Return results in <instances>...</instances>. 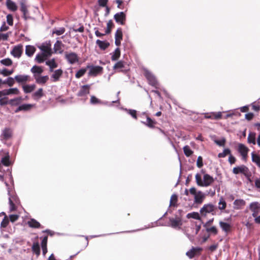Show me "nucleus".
Instances as JSON below:
<instances>
[{"label":"nucleus","instance_id":"nucleus-2","mask_svg":"<svg viewBox=\"0 0 260 260\" xmlns=\"http://www.w3.org/2000/svg\"><path fill=\"white\" fill-rule=\"evenodd\" d=\"M189 192L194 197L193 203L197 205H201L203 203L206 198V194L201 190H197L194 187L189 189Z\"/></svg>","mask_w":260,"mask_h":260},{"label":"nucleus","instance_id":"nucleus-46","mask_svg":"<svg viewBox=\"0 0 260 260\" xmlns=\"http://www.w3.org/2000/svg\"><path fill=\"white\" fill-rule=\"evenodd\" d=\"M177 202V196L175 194L172 195L170 201V206H176Z\"/></svg>","mask_w":260,"mask_h":260},{"label":"nucleus","instance_id":"nucleus-27","mask_svg":"<svg viewBox=\"0 0 260 260\" xmlns=\"http://www.w3.org/2000/svg\"><path fill=\"white\" fill-rule=\"evenodd\" d=\"M245 201L242 199L236 200L234 202V209L238 210L245 205Z\"/></svg>","mask_w":260,"mask_h":260},{"label":"nucleus","instance_id":"nucleus-39","mask_svg":"<svg viewBox=\"0 0 260 260\" xmlns=\"http://www.w3.org/2000/svg\"><path fill=\"white\" fill-rule=\"evenodd\" d=\"M255 133L250 132L248 136L247 141L250 144L255 145L256 144Z\"/></svg>","mask_w":260,"mask_h":260},{"label":"nucleus","instance_id":"nucleus-64","mask_svg":"<svg viewBox=\"0 0 260 260\" xmlns=\"http://www.w3.org/2000/svg\"><path fill=\"white\" fill-rule=\"evenodd\" d=\"M20 10L23 12L24 15H25L26 14L27 12V10L26 6L24 4H21Z\"/></svg>","mask_w":260,"mask_h":260},{"label":"nucleus","instance_id":"nucleus-33","mask_svg":"<svg viewBox=\"0 0 260 260\" xmlns=\"http://www.w3.org/2000/svg\"><path fill=\"white\" fill-rule=\"evenodd\" d=\"M8 95H18L20 94L19 90L16 88H10L8 89H5Z\"/></svg>","mask_w":260,"mask_h":260},{"label":"nucleus","instance_id":"nucleus-25","mask_svg":"<svg viewBox=\"0 0 260 260\" xmlns=\"http://www.w3.org/2000/svg\"><path fill=\"white\" fill-rule=\"evenodd\" d=\"M63 46L61 41L57 40L56 43L54 45V51L55 53L58 52L59 53H62L63 50L62 49V47Z\"/></svg>","mask_w":260,"mask_h":260},{"label":"nucleus","instance_id":"nucleus-15","mask_svg":"<svg viewBox=\"0 0 260 260\" xmlns=\"http://www.w3.org/2000/svg\"><path fill=\"white\" fill-rule=\"evenodd\" d=\"M248 172V169L244 165L236 167L233 168V172L235 174L242 173L246 175Z\"/></svg>","mask_w":260,"mask_h":260},{"label":"nucleus","instance_id":"nucleus-11","mask_svg":"<svg viewBox=\"0 0 260 260\" xmlns=\"http://www.w3.org/2000/svg\"><path fill=\"white\" fill-rule=\"evenodd\" d=\"M12 135V131L10 128H5L2 131V134L1 135V140H7L10 139Z\"/></svg>","mask_w":260,"mask_h":260},{"label":"nucleus","instance_id":"nucleus-9","mask_svg":"<svg viewBox=\"0 0 260 260\" xmlns=\"http://www.w3.org/2000/svg\"><path fill=\"white\" fill-rule=\"evenodd\" d=\"M89 68L90 70L89 72V75L91 76H96L99 74H101L103 72V68L100 66H90L87 67Z\"/></svg>","mask_w":260,"mask_h":260},{"label":"nucleus","instance_id":"nucleus-7","mask_svg":"<svg viewBox=\"0 0 260 260\" xmlns=\"http://www.w3.org/2000/svg\"><path fill=\"white\" fill-rule=\"evenodd\" d=\"M65 57L70 64H74L79 60L77 54L74 52L66 53Z\"/></svg>","mask_w":260,"mask_h":260},{"label":"nucleus","instance_id":"nucleus-35","mask_svg":"<svg viewBox=\"0 0 260 260\" xmlns=\"http://www.w3.org/2000/svg\"><path fill=\"white\" fill-rule=\"evenodd\" d=\"M44 95L43 90L42 88H39L38 90L35 92L32 95V98L36 100H39Z\"/></svg>","mask_w":260,"mask_h":260},{"label":"nucleus","instance_id":"nucleus-24","mask_svg":"<svg viewBox=\"0 0 260 260\" xmlns=\"http://www.w3.org/2000/svg\"><path fill=\"white\" fill-rule=\"evenodd\" d=\"M30 71L34 74V77L35 78V76H39L43 73V69L41 67L34 66L31 68Z\"/></svg>","mask_w":260,"mask_h":260},{"label":"nucleus","instance_id":"nucleus-52","mask_svg":"<svg viewBox=\"0 0 260 260\" xmlns=\"http://www.w3.org/2000/svg\"><path fill=\"white\" fill-rule=\"evenodd\" d=\"M86 69H81L79 70L76 74L75 77L77 78H80L82 76H83L86 73Z\"/></svg>","mask_w":260,"mask_h":260},{"label":"nucleus","instance_id":"nucleus-61","mask_svg":"<svg viewBox=\"0 0 260 260\" xmlns=\"http://www.w3.org/2000/svg\"><path fill=\"white\" fill-rule=\"evenodd\" d=\"M9 223V220L7 218L6 216L5 217L4 219L1 222V226L3 228H6Z\"/></svg>","mask_w":260,"mask_h":260},{"label":"nucleus","instance_id":"nucleus-22","mask_svg":"<svg viewBox=\"0 0 260 260\" xmlns=\"http://www.w3.org/2000/svg\"><path fill=\"white\" fill-rule=\"evenodd\" d=\"M202 250L200 247H192L190 250L188 251L186 254L190 258H193L198 252Z\"/></svg>","mask_w":260,"mask_h":260},{"label":"nucleus","instance_id":"nucleus-44","mask_svg":"<svg viewBox=\"0 0 260 260\" xmlns=\"http://www.w3.org/2000/svg\"><path fill=\"white\" fill-rule=\"evenodd\" d=\"M15 79L12 77H8L3 81L4 84H7L9 87L12 86L15 84Z\"/></svg>","mask_w":260,"mask_h":260},{"label":"nucleus","instance_id":"nucleus-49","mask_svg":"<svg viewBox=\"0 0 260 260\" xmlns=\"http://www.w3.org/2000/svg\"><path fill=\"white\" fill-rule=\"evenodd\" d=\"M229 154H231V150L229 148H226L223 150L222 152L219 153L218 154V157L219 158H223Z\"/></svg>","mask_w":260,"mask_h":260},{"label":"nucleus","instance_id":"nucleus-30","mask_svg":"<svg viewBox=\"0 0 260 260\" xmlns=\"http://www.w3.org/2000/svg\"><path fill=\"white\" fill-rule=\"evenodd\" d=\"M36 48L34 46L27 45L25 48V54L29 57H31L36 51Z\"/></svg>","mask_w":260,"mask_h":260},{"label":"nucleus","instance_id":"nucleus-13","mask_svg":"<svg viewBox=\"0 0 260 260\" xmlns=\"http://www.w3.org/2000/svg\"><path fill=\"white\" fill-rule=\"evenodd\" d=\"M145 76L149 81L150 85L156 86L157 85V82L155 77L149 71H146L145 72Z\"/></svg>","mask_w":260,"mask_h":260},{"label":"nucleus","instance_id":"nucleus-38","mask_svg":"<svg viewBox=\"0 0 260 260\" xmlns=\"http://www.w3.org/2000/svg\"><path fill=\"white\" fill-rule=\"evenodd\" d=\"M251 157L252 161L260 168V155L252 152L251 153Z\"/></svg>","mask_w":260,"mask_h":260},{"label":"nucleus","instance_id":"nucleus-47","mask_svg":"<svg viewBox=\"0 0 260 260\" xmlns=\"http://www.w3.org/2000/svg\"><path fill=\"white\" fill-rule=\"evenodd\" d=\"M124 62L121 60L117 62L113 67L114 70H120L124 68Z\"/></svg>","mask_w":260,"mask_h":260},{"label":"nucleus","instance_id":"nucleus-10","mask_svg":"<svg viewBox=\"0 0 260 260\" xmlns=\"http://www.w3.org/2000/svg\"><path fill=\"white\" fill-rule=\"evenodd\" d=\"M53 74L51 76V79L52 82H56L59 80L60 78L63 74V71L61 69H58L52 72Z\"/></svg>","mask_w":260,"mask_h":260},{"label":"nucleus","instance_id":"nucleus-60","mask_svg":"<svg viewBox=\"0 0 260 260\" xmlns=\"http://www.w3.org/2000/svg\"><path fill=\"white\" fill-rule=\"evenodd\" d=\"M197 165L199 168H201L203 166V159H202V156H199L198 157L197 161Z\"/></svg>","mask_w":260,"mask_h":260},{"label":"nucleus","instance_id":"nucleus-41","mask_svg":"<svg viewBox=\"0 0 260 260\" xmlns=\"http://www.w3.org/2000/svg\"><path fill=\"white\" fill-rule=\"evenodd\" d=\"M47 58L42 53H39L36 55L35 60L37 62L41 63L43 62Z\"/></svg>","mask_w":260,"mask_h":260},{"label":"nucleus","instance_id":"nucleus-6","mask_svg":"<svg viewBox=\"0 0 260 260\" xmlns=\"http://www.w3.org/2000/svg\"><path fill=\"white\" fill-rule=\"evenodd\" d=\"M249 209L252 212V216L255 217L260 213V204L257 202H252L249 205Z\"/></svg>","mask_w":260,"mask_h":260},{"label":"nucleus","instance_id":"nucleus-26","mask_svg":"<svg viewBox=\"0 0 260 260\" xmlns=\"http://www.w3.org/2000/svg\"><path fill=\"white\" fill-rule=\"evenodd\" d=\"M36 83L39 84H44L49 79L48 76H35Z\"/></svg>","mask_w":260,"mask_h":260},{"label":"nucleus","instance_id":"nucleus-54","mask_svg":"<svg viewBox=\"0 0 260 260\" xmlns=\"http://www.w3.org/2000/svg\"><path fill=\"white\" fill-rule=\"evenodd\" d=\"M113 22L111 20H109L107 24V29L105 30V34H108L111 32V28L113 26Z\"/></svg>","mask_w":260,"mask_h":260},{"label":"nucleus","instance_id":"nucleus-28","mask_svg":"<svg viewBox=\"0 0 260 260\" xmlns=\"http://www.w3.org/2000/svg\"><path fill=\"white\" fill-rule=\"evenodd\" d=\"M96 44L99 46L100 48L103 50H105L110 46V43L109 42L102 41L100 40H96Z\"/></svg>","mask_w":260,"mask_h":260},{"label":"nucleus","instance_id":"nucleus-36","mask_svg":"<svg viewBox=\"0 0 260 260\" xmlns=\"http://www.w3.org/2000/svg\"><path fill=\"white\" fill-rule=\"evenodd\" d=\"M35 84L31 85H24L22 86L23 91L25 93H30L32 92L36 88Z\"/></svg>","mask_w":260,"mask_h":260},{"label":"nucleus","instance_id":"nucleus-29","mask_svg":"<svg viewBox=\"0 0 260 260\" xmlns=\"http://www.w3.org/2000/svg\"><path fill=\"white\" fill-rule=\"evenodd\" d=\"M22 100H23V99L22 97H21V96L17 97L16 98L10 100V101H9L8 104H9L12 106H17V105H19L22 102Z\"/></svg>","mask_w":260,"mask_h":260},{"label":"nucleus","instance_id":"nucleus-18","mask_svg":"<svg viewBox=\"0 0 260 260\" xmlns=\"http://www.w3.org/2000/svg\"><path fill=\"white\" fill-rule=\"evenodd\" d=\"M115 44L116 46H119L120 45L121 41L122 39V31L121 28H118L116 30L115 34Z\"/></svg>","mask_w":260,"mask_h":260},{"label":"nucleus","instance_id":"nucleus-42","mask_svg":"<svg viewBox=\"0 0 260 260\" xmlns=\"http://www.w3.org/2000/svg\"><path fill=\"white\" fill-rule=\"evenodd\" d=\"M28 225L31 228H38L40 226V224L36 220L31 219L27 222Z\"/></svg>","mask_w":260,"mask_h":260},{"label":"nucleus","instance_id":"nucleus-37","mask_svg":"<svg viewBox=\"0 0 260 260\" xmlns=\"http://www.w3.org/2000/svg\"><path fill=\"white\" fill-rule=\"evenodd\" d=\"M219 224L220 227L224 232L227 233L230 231L231 226L229 223L220 221Z\"/></svg>","mask_w":260,"mask_h":260},{"label":"nucleus","instance_id":"nucleus-48","mask_svg":"<svg viewBox=\"0 0 260 260\" xmlns=\"http://www.w3.org/2000/svg\"><path fill=\"white\" fill-rule=\"evenodd\" d=\"M0 62L1 64L5 66H10L13 63L12 60L9 58L2 59L0 60Z\"/></svg>","mask_w":260,"mask_h":260},{"label":"nucleus","instance_id":"nucleus-12","mask_svg":"<svg viewBox=\"0 0 260 260\" xmlns=\"http://www.w3.org/2000/svg\"><path fill=\"white\" fill-rule=\"evenodd\" d=\"M22 53V46H15L11 52V54L16 58H20Z\"/></svg>","mask_w":260,"mask_h":260},{"label":"nucleus","instance_id":"nucleus-23","mask_svg":"<svg viewBox=\"0 0 260 260\" xmlns=\"http://www.w3.org/2000/svg\"><path fill=\"white\" fill-rule=\"evenodd\" d=\"M46 64L49 67V72H53L54 69L56 68L58 66L54 58L47 60Z\"/></svg>","mask_w":260,"mask_h":260},{"label":"nucleus","instance_id":"nucleus-56","mask_svg":"<svg viewBox=\"0 0 260 260\" xmlns=\"http://www.w3.org/2000/svg\"><path fill=\"white\" fill-rule=\"evenodd\" d=\"M90 103L92 104H102V102L95 96L92 95L90 98Z\"/></svg>","mask_w":260,"mask_h":260},{"label":"nucleus","instance_id":"nucleus-40","mask_svg":"<svg viewBox=\"0 0 260 260\" xmlns=\"http://www.w3.org/2000/svg\"><path fill=\"white\" fill-rule=\"evenodd\" d=\"M65 30L66 29L64 27L54 28L52 30V35L55 34L57 36H60L64 34Z\"/></svg>","mask_w":260,"mask_h":260},{"label":"nucleus","instance_id":"nucleus-4","mask_svg":"<svg viewBox=\"0 0 260 260\" xmlns=\"http://www.w3.org/2000/svg\"><path fill=\"white\" fill-rule=\"evenodd\" d=\"M216 210L214 205L211 203L205 204L200 209V212L202 216H205L208 213H212L214 215V212Z\"/></svg>","mask_w":260,"mask_h":260},{"label":"nucleus","instance_id":"nucleus-43","mask_svg":"<svg viewBox=\"0 0 260 260\" xmlns=\"http://www.w3.org/2000/svg\"><path fill=\"white\" fill-rule=\"evenodd\" d=\"M187 218H193L197 220H200V216L198 212H193L188 213L186 215Z\"/></svg>","mask_w":260,"mask_h":260},{"label":"nucleus","instance_id":"nucleus-14","mask_svg":"<svg viewBox=\"0 0 260 260\" xmlns=\"http://www.w3.org/2000/svg\"><path fill=\"white\" fill-rule=\"evenodd\" d=\"M248 148L244 144H239L238 145V151L242 156L244 160H246L247 157V153L248 152Z\"/></svg>","mask_w":260,"mask_h":260},{"label":"nucleus","instance_id":"nucleus-5","mask_svg":"<svg viewBox=\"0 0 260 260\" xmlns=\"http://www.w3.org/2000/svg\"><path fill=\"white\" fill-rule=\"evenodd\" d=\"M200 228L201 226L200 225H197L195 230L193 227H188L185 230L184 234L190 241H192L194 235H197L198 233Z\"/></svg>","mask_w":260,"mask_h":260},{"label":"nucleus","instance_id":"nucleus-21","mask_svg":"<svg viewBox=\"0 0 260 260\" xmlns=\"http://www.w3.org/2000/svg\"><path fill=\"white\" fill-rule=\"evenodd\" d=\"M18 201L17 198L15 196H10L9 198V202L10 204V210L13 211L16 210L15 204Z\"/></svg>","mask_w":260,"mask_h":260},{"label":"nucleus","instance_id":"nucleus-20","mask_svg":"<svg viewBox=\"0 0 260 260\" xmlns=\"http://www.w3.org/2000/svg\"><path fill=\"white\" fill-rule=\"evenodd\" d=\"M90 86L88 85H85L82 86L80 90L78 92V96H84L86 95L89 93Z\"/></svg>","mask_w":260,"mask_h":260},{"label":"nucleus","instance_id":"nucleus-8","mask_svg":"<svg viewBox=\"0 0 260 260\" xmlns=\"http://www.w3.org/2000/svg\"><path fill=\"white\" fill-rule=\"evenodd\" d=\"M9 101L5 89L0 90V106H4L8 105Z\"/></svg>","mask_w":260,"mask_h":260},{"label":"nucleus","instance_id":"nucleus-55","mask_svg":"<svg viewBox=\"0 0 260 260\" xmlns=\"http://www.w3.org/2000/svg\"><path fill=\"white\" fill-rule=\"evenodd\" d=\"M13 73V70H8L6 69H4L1 71V74L4 75V76H7L12 74Z\"/></svg>","mask_w":260,"mask_h":260},{"label":"nucleus","instance_id":"nucleus-51","mask_svg":"<svg viewBox=\"0 0 260 260\" xmlns=\"http://www.w3.org/2000/svg\"><path fill=\"white\" fill-rule=\"evenodd\" d=\"M2 163L5 166H9L10 165L9 155H7L3 157L1 159Z\"/></svg>","mask_w":260,"mask_h":260},{"label":"nucleus","instance_id":"nucleus-1","mask_svg":"<svg viewBox=\"0 0 260 260\" xmlns=\"http://www.w3.org/2000/svg\"><path fill=\"white\" fill-rule=\"evenodd\" d=\"M195 179L198 185L203 187L209 186L214 181V178L208 174H204L203 179L200 174H197Z\"/></svg>","mask_w":260,"mask_h":260},{"label":"nucleus","instance_id":"nucleus-16","mask_svg":"<svg viewBox=\"0 0 260 260\" xmlns=\"http://www.w3.org/2000/svg\"><path fill=\"white\" fill-rule=\"evenodd\" d=\"M114 19L116 22L119 23L120 24L123 25L124 21L125 20V15L124 12H120L115 14Z\"/></svg>","mask_w":260,"mask_h":260},{"label":"nucleus","instance_id":"nucleus-63","mask_svg":"<svg viewBox=\"0 0 260 260\" xmlns=\"http://www.w3.org/2000/svg\"><path fill=\"white\" fill-rule=\"evenodd\" d=\"M215 143L220 146H223L224 145L225 140L224 139H222L221 140H215Z\"/></svg>","mask_w":260,"mask_h":260},{"label":"nucleus","instance_id":"nucleus-59","mask_svg":"<svg viewBox=\"0 0 260 260\" xmlns=\"http://www.w3.org/2000/svg\"><path fill=\"white\" fill-rule=\"evenodd\" d=\"M7 21L9 25H12L13 24V16L11 14H8L7 16Z\"/></svg>","mask_w":260,"mask_h":260},{"label":"nucleus","instance_id":"nucleus-17","mask_svg":"<svg viewBox=\"0 0 260 260\" xmlns=\"http://www.w3.org/2000/svg\"><path fill=\"white\" fill-rule=\"evenodd\" d=\"M170 225L173 228H177L182 225L181 219L179 217L170 218L169 219Z\"/></svg>","mask_w":260,"mask_h":260},{"label":"nucleus","instance_id":"nucleus-53","mask_svg":"<svg viewBox=\"0 0 260 260\" xmlns=\"http://www.w3.org/2000/svg\"><path fill=\"white\" fill-rule=\"evenodd\" d=\"M155 123V122L148 117L147 118L146 122L145 123L149 127H153Z\"/></svg>","mask_w":260,"mask_h":260},{"label":"nucleus","instance_id":"nucleus-34","mask_svg":"<svg viewBox=\"0 0 260 260\" xmlns=\"http://www.w3.org/2000/svg\"><path fill=\"white\" fill-rule=\"evenodd\" d=\"M6 5L7 8L12 11H15L17 9L16 4L11 0H7Z\"/></svg>","mask_w":260,"mask_h":260},{"label":"nucleus","instance_id":"nucleus-19","mask_svg":"<svg viewBox=\"0 0 260 260\" xmlns=\"http://www.w3.org/2000/svg\"><path fill=\"white\" fill-rule=\"evenodd\" d=\"M14 79L18 83H24L29 80V76L27 75H18L15 76Z\"/></svg>","mask_w":260,"mask_h":260},{"label":"nucleus","instance_id":"nucleus-57","mask_svg":"<svg viewBox=\"0 0 260 260\" xmlns=\"http://www.w3.org/2000/svg\"><path fill=\"white\" fill-rule=\"evenodd\" d=\"M206 231L208 233H211L213 234L214 235H217L218 233V231L217 228L215 226H212L211 228H208L206 229Z\"/></svg>","mask_w":260,"mask_h":260},{"label":"nucleus","instance_id":"nucleus-32","mask_svg":"<svg viewBox=\"0 0 260 260\" xmlns=\"http://www.w3.org/2000/svg\"><path fill=\"white\" fill-rule=\"evenodd\" d=\"M111 60L112 61H116L119 59L120 56V50L119 48H117L115 49L114 51L111 53Z\"/></svg>","mask_w":260,"mask_h":260},{"label":"nucleus","instance_id":"nucleus-45","mask_svg":"<svg viewBox=\"0 0 260 260\" xmlns=\"http://www.w3.org/2000/svg\"><path fill=\"white\" fill-rule=\"evenodd\" d=\"M183 151H184L185 155L187 157H189V156H191L193 153V151L191 150L189 146L188 145L185 146L183 147Z\"/></svg>","mask_w":260,"mask_h":260},{"label":"nucleus","instance_id":"nucleus-62","mask_svg":"<svg viewBox=\"0 0 260 260\" xmlns=\"http://www.w3.org/2000/svg\"><path fill=\"white\" fill-rule=\"evenodd\" d=\"M212 115H213V118L215 119H220L222 116V113L220 112L217 113H212Z\"/></svg>","mask_w":260,"mask_h":260},{"label":"nucleus","instance_id":"nucleus-31","mask_svg":"<svg viewBox=\"0 0 260 260\" xmlns=\"http://www.w3.org/2000/svg\"><path fill=\"white\" fill-rule=\"evenodd\" d=\"M226 207V203L222 197H221L219 199L218 203V208L220 211H222L225 210Z\"/></svg>","mask_w":260,"mask_h":260},{"label":"nucleus","instance_id":"nucleus-50","mask_svg":"<svg viewBox=\"0 0 260 260\" xmlns=\"http://www.w3.org/2000/svg\"><path fill=\"white\" fill-rule=\"evenodd\" d=\"M33 251L38 255L40 253V246L38 243H34L32 246Z\"/></svg>","mask_w":260,"mask_h":260},{"label":"nucleus","instance_id":"nucleus-3","mask_svg":"<svg viewBox=\"0 0 260 260\" xmlns=\"http://www.w3.org/2000/svg\"><path fill=\"white\" fill-rule=\"evenodd\" d=\"M38 47L41 51V53L46 56V57L48 58L52 55L53 52L50 41L44 43Z\"/></svg>","mask_w":260,"mask_h":260},{"label":"nucleus","instance_id":"nucleus-58","mask_svg":"<svg viewBox=\"0 0 260 260\" xmlns=\"http://www.w3.org/2000/svg\"><path fill=\"white\" fill-rule=\"evenodd\" d=\"M33 105L31 104H25L21 105L22 111H27L29 110L32 107Z\"/></svg>","mask_w":260,"mask_h":260}]
</instances>
